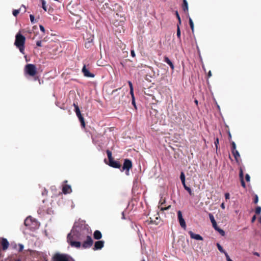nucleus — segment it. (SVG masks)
I'll return each mask as SVG.
<instances>
[{
  "label": "nucleus",
  "instance_id": "obj_11",
  "mask_svg": "<svg viewBox=\"0 0 261 261\" xmlns=\"http://www.w3.org/2000/svg\"><path fill=\"white\" fill-rule=\"evenodd\" d=\"M36 223L35 221H33L32 218L31 217H28L24 220V224L27 226H29L30 228L33 227V225Z\"/></svg>",
  "mask_w": 261,
  "mask_h": 261
},
{
  "label": "nucleus",
  "instance_id": "obj_12",
  "mask_svg": "<svg viewBox=\"0 0 261 261\" xmlns=\"http://www.w3.org/2000/svg\"><path fill=\"white\" fill-rule=\"evenodd\" d=\"M62 191L64 194L70 193L72 192L71 186L68 185H63Z\"/></svg>",
  "mask_w": 261,
  "mask_h": 261
},
{
  "label": "nucleus",
  "instance_id": "obj_14",
  "mask_svg": "<svg viewBox=\"0 0 261 261\" xmlns=\"http://www.w3.org/2000/svg\"><path fill=\"white\" fill-rule=\"evenodd\" d=\"M189 234L192 239L196 240H202V237L198 234H195L193 233L192 231H190L189 232Z\"/></svg>",
  "mask_w": 261,
  "mask_h": 261
},
{
  "label": "nucleus",
  "instance_id": "obj_20",
  "mask_svg": "<svg viewBox=\"0 0 261 261\" xmlns=\"http://www.w3.org/2000/svg\"><path fill=\"white\" fill-rule=\"evenodd\" d=\"M232 153L233 154L236 160L238 162V158L240 157V154L238 150H232Z\"/></svg>",
  "mask_w": 261,
  "mask_h": 261
},
{
  "label": "nucleus",
  "instance_id": "obj_9",
  "mask_svg": "<svg viewBox=\"0 0 261 261\" xmlns=\"http://www.w3.org/2000/svg\"><path fill=\"white\" fill-rule=\"evenodd\" d=\"M82 71L84 75L87 77H94V74L89 72V69L86 67L85 65H84Z\"/></svg>",
  "mask_w": 261,
  "mask_h": 261
},
{
  "label": "nucleus",
  "instance_id": "obj_48",
  "mask_svg": "<svg viewBox=\"0 0 261 261\" xmlns=\"http://www.w3.org/2000/svg\"><path fill=\"white\" fill-rule=\"evenodd\" d=\"M219 143V140L218 139H217L215 141V144L216 147V149L218 148V144Z\"/></svg>",
  "mask_w": 261,
  "mask_h": 261
},
{
  "label": "nucleus",
  "instance_id": "obj_64",
  "mask_svg": "<svg viewBox=\"0 0 261 261\" xmlns=\"http://www.w3.org/2000/svg\"><path fill=\"white\" fill-rule=\"evenodd\" d=\"M15 261H21L20 259L16 260Z\"/></svg>",
  "mask_w": 261,
  "mask_h": 261
},
{
  "label": "nucleus",
  "instance_id": "obj_42",
  "mask_svg": "<svg viewBox=\"0 0 261 261\" xmlns=\"http://www.w3.org/2000/svg\"><path fill=\"white\" fill-rule=\"evenodd\" d=\"M245 178H246V180L247 181H250V176L249 175V174H247L246 175Z\"/></svg>",
  "mask_w": 261,
  "mask_h": 261
},
{
  "label": "nucleus",
  "instance_id": "obj_32",
  "mask_svg": "<svg viewBox=\"0 0 261 261\" xmlns=\"http://www.w3.org/2000/svg\"><path fill=\"white\" fill-rule=\"evenodd\" d=\"M180 178L181 181L185 180V174L183 172H181L180 175Z\"/></svg>",
  "mask_w": 261,
  "mask_h": 261
},
{
  "label": "nucleus",
  "instance_id": "obj_55",
  "mask_svg": "<svg viewBox=\"0 0 261 261\" xmlns=\"http://www.w3.org/2000/svg\"><path fill=\"white\" fill-rule=\"evenodd\" d=\"M132 104L135 107H136L135 97H134V99L132 98Z\"/></svg>",
  "mask_w": 261,
  "mask_h": 261
},
{
  "label": "nucleus",
  "instance_id": "obj_15",
  "mask_svg": "<svg viewBox=\"0 0 261 261\" xmlns=\"http://www.w3.org/2000/svg\"><path fill=\"white\" fill-rule=\"evenodd\" d=\"M104 245V242L103 241H98L95 242L94 245V250L101 249Z\"/></svg>",
  "mask_w": 261,
  "mask_h": 261
},
{
  "label": "nucleus",
  "instance_id": "obj_47",
  "mask_svg": "<svg viewBox=\"0 0 261 261\" xmlns=\"http://www.w3.org/2000/svg\"><path fill=\"white\" fill-rule=\"evenodd\" d=\"M130 94L131 95L132 98L134 99V90H130Z\"/></svg>",
  "mask_w": 261,
  "mask_h": 261
},
{
  "label": "nucleus",
  "instance_id": "obj_50",
  "mask_svg": "<svg viewBox=\"0 0 261 261\" xmlns=\"http://www.w3.org/2000/svg\"><path fill=\"white\" fill-rule=\"evenodd\" d=\"M258 201V196L257 195H255V199H254V203H257Z\"/></svg>",
  "mask_w": 261,
  "mask_h": 261
},
{
  "label": "nucleus",
  "instance_id": "obj_10",
  "mask_svg": "<svg viewBox=\"0 0 261 261\" xmlns=\"http://www.w3.org/2000/svg\"><path fill=\"white\" fill-rule=\"evenodd\" d=\"M177 216L181 227L185 228L186 227V222L182 218L181 212L179 211L177 213Z\"/></svg>",
  "mask_w": 261,
  "mask_h": 261
},
{
  "label": "nucleus",
  "instance_id": "obj_28",
  "mask_svg": "<svg viewBox=\"0 0 261 261\" xmlns=\"http://www.w3.org/2000/svg\"><path fill=\"white\" fill-rule=\"evenodd\" d=\"M239 176H240V179H243V177H244L243 172V170L241 168L240 169Z\"/></svg>",
  "mask_w": 261,
  "mask_h": 261
},
{
  "label": "nucleus",
  "instance_id": "obj_46",
  "mask_svg": "<svg viewBox=\"0 0 261 261\" xmlns=\"http://www.w3.org/2000/svg\"><path fill=\"white\" fill-rule=\"evenodd\" d=\"M241 180V185L243 187H245V183L244 181V179H240Z\"/></svg>",
  "mask_w": 261,
  "mask_h": 261
},
{
  "label": "nucleus",
  "instance_id": "obj_51",
  "mask_svg": "<svg viewBox=\"0 0 261 261\" xmlns=\"http://www.w3.org/2000/svg\"><path fill=\"white\" fill-rule=\"evenodd\" d=\"M130 54H131V56L133 57H135V51H134V50H131Z\"/></svg>",
  "mask_w": 261,
  "mask_h": 261
},
{
  "label": "nucleus",
  "instance_id": "obj_39",
  "mask_svg": "<svg viewBox=\"0 0 261 261\" xmlns=\"http://www.w3.org/2000/svg\"><path fill=\"white\" fill-rule=\"evenodd\" d=\"M212 225H213V227L214 228V229L217 230V229L218 228H219V227H218L217 226V223L216 222H214V223H212Z\"/></svg>",
  "mask_w": 261,
  "mask_h": 261
},
{
  "label": "nucleus",
  "instance_id": "obj_49",
  "mask_svg": "<svg viewBox=\"0 0 261 261\" xmlns=\"http://www.w3.org/2000/svg\"><path fill=\"white\" fill-rule=\"evenodd\" d=\"M19 251H22V250H23V245H22V244H19Z\"/></svg>",
  "mask_w": 261,
  "mask_h": 261
},
{
  "label": "nucleus",
  "instance_id": "obj_52",
  "mask_svg": "<svg viewBox=\"0 0 261 261\" xmlns=\"http://www.w3.org/2000/svg\"><path fill=\"white\" fill-rule=\"evenodd\" d=\"M181 182H182V184L184 188H186L187 186H186V183H185V180L181 181Z\"/></svg>",
  "mask_w": 261,
  "mask_h": 261
},
{
  "label": "nucleus",
  "instance_id": "obj_8",
  "mask_svg": "<svg viewBox=\"0 0 261 261\" xmlns=\"http://www.w3.org/2000/svg\"><path fill=\"white\" fill-rule=\"evenodd\" d=\"M86 240L84 241L82 245V247L84 248H87L90 247L93 244V240L91 237L88 235L86 237Z\"/></svg>",
  "mask_w": 261,
  "mask_h": 261
},
{
  "label": "nucleus",
  "instance_id": "obj_33",
  "mask_svg": "<svg viewBox=\"0 0 261 261\" xmlns=\"http://www.w3.org/2000/svg\"><path fill=\"white\" fill-rule=\"evenodd\" d=\"M185 189L187 190L191 195L193 194V193L190 188L187 186L186 188H185Z\"/></svg>",
  "mask_w": 261,
  "mask_h": 261
},
{
  "label": "nucleus",
  "instance_id": "obj_18",
  "mask_svg": "<svg viewBox=\"0 0 261 261\" xmlns=\"http://www.w3.org/2000/svg\"><path fill=\"white\" fill-rule=\"evenodd\" d=\"M94 238L95 239L99 240L101 239L102 235L101 232L99 230H96L94 231Z\"/></svg>",
  "mask_w": 261,
  "mask_h": 261
},
{
  "label": "nucleus",
  "instance_id": "obj_61",
  "mask_svg": "<svg viewBox=\"0 0 261 261\" xmlns=\"http://www.w3.org/2000/svg\"><path fill=\"white\" fill-rule=\"evenodd\" d=\"M259 222L260 223H261V217H260V218L259 219Z\"/></svg>",
  "mask_w": 261,
  "mask_h": 261
},
{
  "label": "nucleus",
  "instance_id": "obj_29",
  "mask_svg": "<svg viewBox=\"0 0 261 261\" xmlns=\"http://www.w3.org/2000/svg\"><path fill=\"white\" fill-rule=\"evenodd\" d=\"M217 231H218L222 236H223L225 235L224 231L222 229L220 228L219 227L217 229Z\"/></svg>",
  "mask_w": 261,
  "mask_h": 261
},
{
  "label": "nucleus",
  "instance_id": "obj_59",
  "mask_svg": "<svg viewBox=\"0 0 261 261\" xmlns=\"http://www.w3.org/2000/svg\"><path fill=\"white\" fill-rule=\"evenodd\" d=\"M211 76H212V72L211 71H210L208 73V77H210Z\"/></svg>",
  "mask_w": 261,
  "mask_h": 261
},
{
  "label": "nucleus",
  "instance_id": "obj_54",
  "mask_svg": "<svg viewBox=\"0 0 261 261\" xmlns=\"http://www.w3.org/2000/svg\"><path fill=\"white\" fill-rule=\"evenodd\" d=\"M181 182H182V184L184 188H186L187 186H186V183H185V180L181 181Z\"/></svg>",
  "mask_w": 261,
  "mask_h": 261
},
{
  "label": "nucleus",
  "instance_id": "obj_34",
  "mask_svg": "<svg viewBox=\"0 0 261 261\" xmlns=\"http://www.w3.org/2000/svg\"><path fill=\"white\" fill-rule=\"evenodd\" d=\"M30 20H31V22L33 23H35V18H34V16L33 15L31 14L30 15Z\"/></svg>",
  "mask_w": 261,
  "mask_h": 261
},
{
  "label": "nucleus",
  "instance_id": "obj_37",
  "mask_svg": "<svg viewBox=\"0 0 261 261\" xmlns=\"http://www.w3.org/2000/svg\"><path fill=\"white\" fill-rule=\"evenodd\" d=\"M19 13V10H15L13 12V14L14 16H16Z\"/></svg>",
  "mask_w": 261,
  "mask_h": 261
},
{
  "label": "nucleus",
  "instance_id": "obj_13",
  "mask_svg": "<svg viewBox=\"0 0 261 261\" xmlns=\"http://www.w3.org/2000/svg\"><path fill=\"white\" fill-rule=\"evenodd\" d=\"M109 165L115 168H120L121 167V165L119 162L117 161H114L113 160L109 161Z\"/></svg>",
  "mask_w": 261,
  "mask_h": 261
},
{
  "label": "nucleus",
  "instance_id": "obj_7",
  "mask_svg": "<svg viewBox=\"0 0 261 261\" xmlns=\"http://www.w3.org/2000/svg\"><path fill=\"white\" fill-rule=\"evenodd\" d=\"M74 106L75 107V112L76 113V115L77 117H78V118L81 123V125L83 127H85V121H84V118H83V117L82 116V115L81 113L79 107L77 105H76L75 103H74Z\"/></svg>",
  "mask_w": 261,
  "mask_h": 261
},
{
  "label": "nucleus",
  "instance_id": "obj_43",
  "mask_svg": "<svg viewBox=\"0 0 261 261\" xmlns=\"http://www.w3.org/2000/svg\"><path fill=\"white\" fill-rule=\"evenodd\" d=\"M39 28H40V30H41L43 33H44V32H45V29H44V28L43 27V25H39Z\"/></svg>",
  "mask_w": 261,
  "mask_h": 261
},
{
  "label": "nucleus",
  "instance_id": "obj_53",
  "mask_svg": "<svg viewBox=\"0 0 261 261\" xmlns=\"http://www.w3.org/2000/svg\"><path fill=\"white\" fill-rule=\"evenodd\" d=\"M181 182H182V184L184 188H186L187 186H186V183H185V180L181 181Z\"/></svg>",
  "mask_w": 261,
  "mask_h": 261
},
{
  "label": "nucleus",
  "instance_id": "obj_4",
  "mask_svg": "<svg viewBox=\"0 0 261 261\" xmlns=\"http://www.w3.org/2000/svg\"><path fill=\"white\" fill-rule=\"evenodd\" d=\"M132 162L128 160V159H125L124 160L122 169L121 171H123L124 170H125V174L126 175H129V170L132 168Z\"/></svg>",
  "mask_w": 261,
  "mask_h": 261
},
{
  "label": "nucleus",
  "instance_id": "obj_62",
  "mask_svg": "<svg viewBox=\"0 0 261 261\" xmlns=\"http://www.w3.org/2000/svg\"><path fill=\"white\" fill-rule=\"evenodd\" d=\"M122 218H123V219H124V213H122Z\"/></svg>",
  "mask_w": 261,
  "mask_h": 261
},
{
  "label": "nucleus",
  "instance_id": "obj_63",
  "mask_svg": "<svg viewBox=\"0 0 261 261\" xmlns=\"http://www.w3.org/2000/svg\"><path fill=\"white\" fill-rule=\"evenodd\" d=\"M195 103H196V104H197V103H198V101H197V100H195Z\"/></svg>",
  "mask_w": 261,
  "mask_h": 261
},
{
  "label": "nucleus",
  "instance_id": "obj_31",
  "mask_svg": "<svg viewBox=\"0 0 261 261\" xmlns=\"http://www.w3.org/2000/svg\"><path fill=\"white\" fill-rule=\"evenodd\" d=\"M261 212V207L257 206L255 209V213L256 214H259Z\"/></svg>",
  "mask_w": 261,
  "mask_h": 261
},
{
  "label": "nucleus",
  "instance_id": "obj_16",
  "mask_svg": "<svg viewBox=\"0 0 261 261\" xmlns=\"http://www.w3.org/2000/svg\"><path fill=\"white\" fill-rule=\"evenodd\" d=\"M9 243L6 239L3 238L2 241V245L3 250H6L8 248Z\"/></svg>",
  "mask_w": 261,
  "mask_h": 261
},
{
  "label": "nucleus",
  "instance_id": "obj_19",
  "mask_svg": "<svg viewBox=\"0 0 261 261\" xmlns=\"http://www.w3.org/2000/svg\"><path fill=\"white\" fill-rule=\"evenodd\" d=\"M164 61L167 63L172 69H174V65L173 63L167 57H164Z\"/></svg>",
  "mask_w": 261,
  "mask_h": 261
},
{
  "label": "nucleus",
  "instance_id": "obj_24",
  "mask_svg": "<svg viewBox=\"0 0 261 261\" xmlns=\"http://www.w3.org/2000/svg\"><path fill=\"white\" fill-rule=\"evenodd\" d=\"M208 216H209L211 222H212V223H214V222H216L215 221L214 217V216L212 214L209 213Z\"/></svg>",
  "mask_w": 261,
  "mask_h": 261
},
{
  "label": "nucleus",
  "instance_id": "obj_17",
  "mask_svg": "<svg viewBox=\"0 0 261 261\" xmlns=\"http://www.w3.org/2000/svg\"><path fill=\"white\" fill-rule=\"evenodd\" d=\"M165 202V199H163V201L162 200H161L160 202V205H159V207L160 208L161 211H165V210H169L170 207H171V205H169L167 207H162L161 205H163L164 203Z\"/></svg>",
  "mask_w": 261,
  "mask_h": 261
},
{
  "label": "nucleus",
  "instance_id": "obj_44",
  "mask_svg": "<svg viewBox=\"0 0 261 261\" xmlns=\"http://www.w3.org/2000/svg\"><path fill=\"white\" fill-rule=\"evenodd\" d=\"M36 45L38 46H41V45H42L41 41H40V40L37 41V42H36Z\"/></svg>",
  "mask_w": 261,
  "mask_h": 261
},
{
  "label": "nucleus",
  "instance_id": "obj_2",
  "mask_svg": "<svg viewBox=\"0 0 261 261\" xmlns=\"http://www.w3.org/2000/svg\"><path fill=\"white\" fill-rule=\"evenodd\" d=\"M25 73L31 76H34L37 72L35 65L32 64H27L24 68Z\"/></svg>",
  "mask_w": 261,
  "mask_h": 261
},
{
  "label": "nucleus",
  "instance_id": "obj_38",
  "mask_svg": "<svg viewBox=\"0 0 261 261\" xmlns=\"http://www.w3.org/2000/svg\"><path fill=\"white\" fill-rule=\"evenodd\" d=\"M232 150H236V145L234 142H232Z\"/></svg>",
  "mask_w": 261,
  "mask_h": 261
},
{
  "label": "nucleus",
  "instance_id": "obj_23",
  "mask_svg": "<svg viewBox=\"0 0 261 261\" xmlns=\"http://www.w3.org/2000/svg\"><path fill=\"white\" fill-rule=\"evenodd\" d=\"M189 24H190V27H191L192 32H194V23H193L192 19L190 17L189 18Z\"/></svg>",
  "mask_w": 261,
  "mask_h": 261
},
{
  "label": "nucleus",
  "instance_id": "obj_22",
  "mask_svg": "<svg viewBox=\"0 0 261 261\" xmlns=\"http://www.w3.org/2000/svg\"><path fill=\"white\" fill-rule=\"evenodd\" d=\"M42 4V7L43 10L45 11L47 10V7L46 6V2L45 0H40Z\"/></svg>",
  "mask_w": 261,
  "mask_h": 261
},
{
  "label": "nucleus",
  "instance_id": "obj_56",
  "mask_svg": "<svg viewBox=\"0 0 261 261\" xmlns=\"http://www.w3.org/2000/svg\"><path fill=\"white\" fill-rule=\"evenodd\" d=\"M221 207L223 209H224L225 208V205H224V203H222L221 204Z\"/></svg>",
  "mask_w": 261,
  "mask_h": 261
},
{
  "label": "nucleus",
  "instance_id": "obj_41",
  "mask_svg": "<svg viewBox=\"0 0 261 261\" xmlns=\"http://www.w3.org/2000/svg\"><path fill=\"white\" fill-rule=\"evenodd\" d=\"M128 85L129 86L130 90H134L133 87V84H132V82L130 81H128Z\"/></svg>",
  "mask_w": 261,
  "mask_h": 261
},
{
  "label": "nucleus",
  "instance_id": "obj_60",
  "mask_svg": "<svg viewBox=\"0 0 261 261\" xmlns=\"http://www.w3.org/2000/svg\"><path fill=\"white\" fill-rule=\"evenodd\" d=\"M255 255H257V256H259V254L257 253V252H255L254 253Z\"/></svg>",
  "mask_w": 261,
  "mask_h": 261
},
{
  "label": "nucleus",
  "instance_id": "obj_21",
  "mask_svg": "<svg viewBox=\"0 0 261 261\" xmlns=\"http://www.w3.org/2000/svg\"><path fill=\"white\" fill-rule=\"evenodd\" d=\"M182 8L184 11H188V4L186 0H183Z\"/></svg>",
  "mask_w": 261,
  "mask_h": 261
},
{
  "label": "nucleus",
  "instance_id": "obj_58",
  "mask_svg": "<svg viewBox=\"0 0 261 261\" xmlns=\"http://www.w3.org/2000/svg\"><path fill=\"white\" fill-rule=\"evenodd\" d=\"M46 194H47V191H46V190H44V191L43 192H42V194L43 195H46Z\"/></svg>",
  "mask_w": 261,
  "mask_h": 261
},
{
  "label": "nucleus",
  "instance_id": "obj_35",
  "mask_svg": "<svg viewBox=\"0 0 261 261\" xmlns=\"http://www.w3.org/2000/svg\"><path fill=\"white\" fill-rule=\"evenodd\" d=\"M225 256L226 257L227 261H232L229 257V256L228 255L227 252H225Z\"/></svg>",
  "mask_w": 261,
  "mask_h": 261
},
{
  "label": "nucleus",
  "instance_id": "obj_6",
  "mask_svg": "<svg viewBox=\"0 0 261 261\" xmlns=\"http://www.w3.org/2000/svg\"><path fill=\"white\" fill-rule=\"evenodd\" d=\"M15 45L16 46L23 45L25 42V37L21 35L20 33H18L16 35Z\"/></svg>",
  "mask_w": 261,
  "mask_h": 261
},
{
  "label": "nucleus",
  "instance_id": "obj_36",
  "mask_svg": "<svg viewBox=\"0 0 261 261\" xmlns=\"http://www.w3.org/2000/svg\"><path fill=\"white\" fill-rule=\"evenodd\" d=\"M176 15L178 19L179 24H181V19L177 11L176 12Z\"/></svg>",
  "mask_w": 261,
  "mask_h": 261
},
{
  "label": "nucleus",
  "instance_id": "obj_1",
  "mask_svg": "<svg viewBox=\"0 0 261 261\" xmlns=\"http://www.w3.org/2000/svg\"><path fill=\"white\" fill-rule=\"evenodd\" d=\"M90 233L89 228L86 225L75 224L69 233L71 234L72 237L75 240H83Z\"/></svg>",
  "mask_w": 261,
  "mask_h": 261
},
{
  "label": "nucleus",
  "instance_id": "obj_25",
  "mask_svg": "<svg viewBox=\"0 0 261 261\" xmlns=\"http://www.w3.org/2000/svg\"><path fill=\"white\" fill-rule=\"evenodd\" d=\"M217 246L218 247V250L222 253H223L225 254V252H226L223 249L222 247L219 244H217Z\"/></svg>",
  "mask_w": 261,
  "mask_h": 261
},
{
  "label": "nucleus",
  "instance_id": "obj_3",
  "mask_svg": "<svg viewBox=\"0 0 261 261\" xmlns=\"http://www.w3.org/2000/svg\"><path fill=\"white\" fill-rule=\"evenodd\" d=\"M53 261H73L68 255L66 254L56 253L53 256Z\"/></svg>",
  "mask_w": 261,
  "mask_h": 261
},
{
  "label": "nucleus",
  "instance_id": "obj_57",
  "mask_svg": "<svg viewBox=\"0 0 261 261\" xmlns=\"http://www.w3.org/2000/svg\"><path fill=\"white\" fill-rule=\"evenodd\" d=\"M255 219H256V217H255V216H254L252 217V220H251L252 222H253L255 221Z\"/></svg>",
  "mask_w": 261,
  "mask_h": 261
},
{
  "label": "nucleus",
  "instance_id": "obj_40",
  "mask_svg": "<svg viewBox=\"0 0 261 261\" xmlns=\"http://www.w3.org/2000/svg\"><path fill=\"white\" fill-rule=\"evenodd\" d=\"M128 85L129 86L130 90H134L133 87V84H132V82L130 81H128Z\"/></svg>",
  "mask_w": 261,
  "mask_h": 261
},
{
  "label": "nucleus",
  "instance_id": "obj_30",
  "mask_svg": "<svg viewBox=\"0 0 261 261\" xmlns=\"http://www.w3.org/2000/svg\"><path fill=\"white\" fill-rule=\"evenodd\" d=\"M177 36L178 38L180 37V30L178 25H177Z\"/></svg>",
  "mask_w": 261,
  "mask_h": 261
},
{
  "label": "nucleus",
  "instance_id": "obj_5",
  "mask_svg": "<svg viewBox=\"0 0 261 261\" xmlns=\"http://www.w3.org/2000/svg\"><path fill=\"white\" fill-rule=\"evenodd\" d=\"M72 235L71 234L69 233L67 236V241L70 244L71 246L79 248L81 247V244L79 241H75L73 240H75L72 237Z\"/></svg>",
  "mask_w": 261,
  "mask_h": 261
},
{
  "label": "nucleus",
  "instance_id": "obj_27",
  "mask_svg": "<svg viewBox=\"0 0 261 261\" xmlns=\"http://www.w3.org/2000/svg\"><path fill=\"white\" fill-rule=\"evenodd\" d=\"M17 47L19 48L20 51L22 54H24V45H21V46H17Z\"/></svg>",
  "mask_w": 261,
  "mask_h": 261
},
{
  "label": "nucleus",
  "instance_id": "obj_45",
  "mask_svg": "<svg viewBox=\"0 0 261 261\" xmlns=\"http://www.w3.org/2000/svg\"><path fill=\"white\" fill-rule=\"evenodd\" d=\"M225 197L226 199H229L230 198V195L228 193H226L225 194Z\"/></svg>",
  "mask_w": 261,
  "mask_h": 261
},
{
  "label": "nucleus",
  "instance_id": "obj_26",
  "mask_svg": "<svg viewBox=\"0 0 261 261\" xmlns=\"http://www.w3.org/2000/svg\"><path fill=\"white\" fill-rule=\"evenodd\" d=\"M107 153L109 161L113 160L112 158V152L110 150H108L107 151Z\"/></svg>",
  "mask_w": 261,
  "mask_h": 261
}]
</instances>
